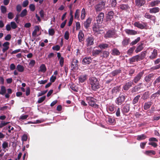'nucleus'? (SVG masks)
<instances>
[{"mask_svg": "<svg viewBox=\"0 0 160 160\" xmlns=\"http://www.w3.org/2000/svg\"><path fill=\"white\" fill-rule=\"evenodd\" d=\"M1 12L3 14L7 12V8L6 7L1 6L0 7Z\"/></svg>", "mask_w": 160, "mask_h": 160, "instance_id": "nucleus-51", "label": "nucleus"}, {"mask_svg": "<svg viewBox=\"0 0 160 160\" xmlns=\"http://www.w3.org/2000/svg\"><path fill=\"white\" fill-rule=\"evenodd\" d=\"M160 82V76L156 79L155 81L153 82V85L154 86H156L157 84Z\"/></svg>", "mask_w": 160, "mask_h": 160, "instance_id": "nucleus-57", "label": "nucleus"}, {"mask_svg": "<svg viewBox=\"0 0 160 160\" xmlns=\"http://www.w3.org/2000/svg\"><path fill=\"white\" fill-rule=\"evenodd\" d=\"M114 13L113 11H111L109 12L107 14L106 21V22L110 21L113 18Z\"/></svg>", "mask_w": 160, "mask_h": 160, "instance_id": "nucleus-14", "label": "nucleus"}, {"mask_svg": "<svg viewBox=\"0 0 160 160\" xmlns=\"http://www.w3.org/2000/svg\"><path fill=\"white\" fill-rule=\"evenodd\" d=\"M133 84V82H132V81H128L126 82L122 87V91L125 92L128 91Z\"/></svg>", "mask_w": 160, "mask_h": 160, "instance_id": "nucleus-5", "label": "nucleus"}, {"mask_svg": "<svg viewBox=\"0 0 160 160\" xmlns=\"http://www.w3.org/2000/svg\"><path fill=\"white\" fill-rule=\"evenodd\" d=\"M86 98L89 106L95 108H98V105L96 104V99L91 96L86 97Z\"/></svg>", "mask_w": 160, "mask_h": 160, "instance_id": "nucleus-3", "label": "nucleus"}, {"mask_svg": "<svg viewBox=\"0 0 160 160\" xmlns=\"http://www.w3.org/2000/svg\"><path fill=\"white\" fill-rule=\"evenodd\" d=\"M59 59V64L60 66L62 67L63 66L64 64V58L62 57L61 58Z\"/></svg>", "mask_w": 160, "mask_h": 160, "instance_id": "nucleus-62", "label": "nucleus"}, {"mask_svg": "<svg viewBox=\"0 0 160 160\" xmlns=\"http://www.w3.org/2000/svg\"><path fill=\"white\" fill-rule=\"evenodd\" d=\"M149 97V92H144L142 96V98L144 100H146L148 99Z\"/></svg>", "mask_w": 160, "mask_h": 160, "instance_id": "nucleus-41", "label": "nucleus"}, {"mask_svg": "<svg viewBox=\"0 0 160 160\" xmlns=\"http://www.w3.org/2000/svg\"><path fill=\"white\" fill-rule=\"evenodd\" d=\"M144 17L148 19H150L151 20H154L155 19V17L154 16L148 13H145Z\"/></svg>", "mask_w": 160, "mask_h": 160, "instance_id": "nucleus-32", "label": "nucleus"}, {"mask_svg": "<svg viewBox=\"0 0 160 160\" xmlns=\"http://www.w3.org/2000/svg\"><path fill=\"white\" fill-rule=\"evenodd\" d=\"M46 96H44L39 98L38 102L39 103H40L42 102L45 99Z\"/></svg>", "mask_w": 160, "mask_h": 160, "instance_id": "nucleus-60", "label": "nucleus"}, {"mask_svg": "<svg viewBox=\"0 0 160 160\" xmlns=\"http://www.w3.org/2000/svg\"><path fill=\"white\" fill-rule=\"evenodd\" d=\"M129 61L130 63H132L135 61L137 62V59L136 56L133 57L132 58L129 59Z\"/></svg>", "mask_w": 160, "mask_h": 160, "instance_id": "nucleus-55", "label": "nucleus"}, {"mask_svg": "<svg viewBox=\"0 0 160 160\" xmlns=\"http://www.w3.org/2000/svg\"><path fill=\"white\" fill-rule=\"evenodd\" d=\"M87 75L86 74L80 75L79 77V82L82 83L84 82L87 78Z\"/></svg>", "mask_w": 160, "mask_h": 160, "instance_id": "nucleus-25", "label": "nucleus"}, {"mask_svg": "<svg viewBox=\"0 0 160 160\" xmlns=\"http://www.w3.org/2000/svg\"><path fill=\"white\" fill-rule=\"evenodd\" d=\"M140 40V37H138L137 39H135L134 41H132L131 43H130V45L133 46L134 45L137 44L138 42H139Z\"/></svg>", "mask_w": 160, "mask_h": 160, "instance_id": "nucleus-46", "label": "nucleus"}, {"mask_svg": "<svg viewBox=\"0 0 160 160\" xmlns=\"http://www.w3.org/2000/svg\"><path fill=\"white\" fill-rule=\"evenodd\" d=\"M119 8L122 10H126L129 8V6L128 4H122L119 6Z\"/></svg>", "mask_w": 160, "mask_h": 160, "instance_id": "nucleus-39", "label": "nucleus"}, {"mask_svg": "<svg viewBox=\"0 0 160 160\" xmlns=\"http://www.w3.org/2000/svg\"><path fill=\"white\" fill-rule=\"evenodd\" d=\"M143 44L141 43L140 45H139L137 48L135 50V52L136 53H138L140 51H141L142 50L143 48Z\"/></svg>", "mask_w": 160, "mask_h": 160, "instance_id": "nucleus-43", "label": "nucleus"}, {"mask_svg": "<svg viewBox=\"0 0 160 160\" xmlns=\"http://www.w3.org/2000/svg\"><path fill=\"white\" fill-rule=\"evenodd\" d=\"M40 69L38 70L39 72H45L47 70L45 64H42L39 67Z\"/></svg>", "mask_w": 160, "mask_h": 160, "instance_id": "nucleus-33", "label": "nucleus"}, {"mask_svg": "<svg viewBox=\"0 0 160 160\" xmlns=\"http://www.w3.org/2000/svg\"><path fill=\"white\" fill-rule=\"evenodd\" d=\"M48 33L51 36L53 35L55 33V31L53 29H49L48 30Z\"/></svg>", "mask_w": 160, "mask_h": 160, "instance_id": "nucleus-61", "label": "nucleus"}, {"mask_svg": "<svg viewBox=\"0 0 160 160\" xmlns=\"http://www.w3.org/2000/svg\"><path fill=\"white\" fill-rule=\"evenodd\" d=\"M120 86H117L113 88L112 89V93L113 95H116L118 93L120 90Z\"/></svg>", "mask_w": 160, "mask_h": 160, "instance_id": "nucleus-22", "label": "nucleus"}, {"mask_svg": "<svg viewBox=\"0 0 160 160\" xmlns=\"http://www.w3.org/2000/svg\"><path fill=\"white\" fill-rule=\"evenodd\" d=\"M144 73V71H142L138 73L136 76H135L132 82H133V83L134 84L137 83L139 82L141 79L142 78L143 75Z\"/></svg>", "mask_w": 160, "mask_h": 160, "instance_id": "nucleus-6", "label": "nucleus"}, {"mask_svg": "<svg viewBox=\"0 0 160 160\" xmlns=\"http://www.w3.org/2000/svg\"><path fill=\"white\" fill-rule=\"evenodd\" d=\"M134 25L138 28L141 29H143L145 27L142 24H141L139 22H135L134 24Z\"/></svg>", "mask_w": 160, "mask_h": 160, "instance_id": "nucleus-31", "label": "nucleus"}, {"mask_svg": "<svg viewBox=\"0 0 160 160\" xmlns=\"http://www.w3.org/2000/svg\"><path fill=\"white\" fill-rule=\"evenodd\" d=\"M40 29L39 27L38 26H35L34 29L33 31L32 35L33 37H35L37 35V32L39 31Z\"/></svg>", "mask_w": 160, "mask_h": 160, "instance_id": "nucleus-35", "label": "nucleus"}, {"mask_svg": "<svg viewBox=\"0 0 160 160\" xmlns=\"http://www.w3.org/2000/svg\"><path fill=\"white\" fill-rule=\"evenodd\" d=\"M78 60L73 58L71 62V70L74 71L78 68Z\"/></svg>", "mask_w": 160, "mask_h": 160, "instance_id": "nucleus-7", "label": "nucleus"}, {"mask_svg": "<svg viewBox=\"0 0 160 160\" xmlns=\"http://www.w3.org/2000/svg\"><path fill=\"white\" fill-rule=\"evenodd\" d=\"M104 14L102 12H100L96 17V21L97 24H102L103 21V18Z\"/></svg>", "mask_w": 160, "mask_h": 160, "instance_id": "nucleus-9", "label": "nucleus"}, {"mask_svg": "<svg viewBox=\"0 0 160 160\" xmlns=\"http://www.w3.org/2000/svg\"><path fill=\"white\" fill-rule=\"evenodd\" d=\"M127 96L123 93H121L119 94V97L117 98L116 100V103L118 105H121L125 102Z\"/></svg>", "mask_w": 160, "mask_h": 160, "instance_id": "nucleus-4", "label": "nucleus"}, {"mask_svg": "<svg viewBox=\"0 0 160 160\" xmlns=\"http://www.w3.org/2000/svg\"><path fill=\"white\" fill-rule=\"evenodd\" d=\"M109 0H99V3L95 5L94 8L96 12L101 11L105 9L106 4L108 3Z\"/></svg>", "mask_w": 160, "mask_h": 160, "instance_id": "nucleus-2", "label": "nucleus"}, {"mask_svg": "<svg viewBox=\"0 0 160 160\" xmlns=\"http://www.w3.org/2000/svg\"><path fill=\"white\" fill-rule=\"evenodd\" d=\"M154 62V64L156 65L152 67L151 69L152 71H154L160 68V58L156 59Z\"/></svg>", "mask_w": 160, "mask_h": 160, "instance_id": "nucleus-10", "label": "nucleus"}, {"mask_svg": "<svg viewBox=\"0 0 160 160\" xmlns=\"http://www.w3.org/2000/svg\"><path fill=\"white\" fill-rule=\"evenodd\" d=\"M158 55V50L156 49H154L153 52H152L149 58L151 59H153L156 58Z\"/></svg>", "mask_w": 160, "mask_h": 160, "instance_id": "nucleus-20", "label": "nucleus"}, {"mask_svg": "<svg viewBox=\"0 0 160 160\" xmlns=\"http://www.w3.org/2000/svg\"><path fill=\"white\" fill-rule=\"evenodd\" d=\"M98 47L101 49H105L109 47L107 43L99 44Z\"/></svg>", "mask_w": 160, "mask_h": 160, "instance_id": "nucleus-40", "label": "nucleus"}, {"mask_svg": "<svg viewBox=\"0 0 160 160\" xmlns=\"http://www.w3.org/2000/svg\"><path fill=\"white\" fill-rule=\"evenodd\" d=\"M130 109V105L129 104H126L122 107L121 109L122 112L124 114L129 112Z\"/></svg>", "mask_w": 160, "mask_h": 160, "instance_id": "nucleus-13", "label": "nucleus"}, {"mask_svg": "<svg viewBox=\"0 0 160 160\" xmlns=\"http://www.w3.org/2000/svg\"><path fill=\"white\" fill-rule=\"evenodd\" d=\"M135 72V69H130L128 71V75L130 76H132Z\"/></svg>", "mask_w": 160, "mask_h": 160, "instance_id": "nucleus-53", "label": "nucleus"}, {"mask_svg": "<svg viewBox=\"0 0 160 160\" xmlns=\"http://www.w3.org/2000/svg\"><path fill=\"white\" fill-rule=\"evenodd\" d=\"M106 120L108 123L111 124L113 123L115 121L114 119L113 118H111L109 116H108L106 118Z\"/></svg>", "mask_w": 160, "mask_h": 160, "instance_id": "nucleus-45", "label": "nucleus"}, {"mask_svg": "<svg viewBox=\"0 0 160 160\" xmlns=\"http://www.w3.org/2000/svg\"><path fill=\"white\" fill-rule=\"evenodd\" d=\"M147 138V136L144 134L139 135L137 136V139L140 141L145 139Z\"/></svg>", "mask_w": 160, "mask_h": 160, "instance_id": "nucleus-37", "label": "nucleus"}, {"mask_svg": "<svg viewBox=\"0 0 160 160\" xmlns=\"http://www.w3.org/2000/svg\"><path fill=\"white\" fill-rule=\"evenodd\" d=\"M10 25L11 28L13 29H15L17 27V25L14 22H10Z\"/></svg>", "mask_w": 160, "mask_h": 160, "instance_id": "nucleus-54", "label": "nucleus"}, {"mask_svg": "<svg viewBox=\"0 0 160 160\" xmlns=\"http://www.w3.org/2000/svg\"><path fill=\"white\" fill-rule=\"evenodd\" d=\"M145 153L146 155L150 156L151 155H154L156 152L154 150H148L145 151Z\"/></svg>", "mask_w": 160, "mask_h": 160, "instance_id": "nucleus-44", "label": "nucleus"}, {"mask_svg": "<svg viewBox=\"0 0 160 160\" xmlns=\"http://www.w3.org/2000/svg\"><path fill=\"white\" fill-rule=\"evenodd\" d=\"M70 88L72 90L75 92L78 91V88L74 84H72L70 86Z\"/></svg>", "mask_w": 160, "mask_h": 160, "instance_id": "nucleus-47", "label": "nucleus"}, {"mask_svg": "<svg viewBox=\"0 0 160 160\" xmlns=\"http://www.w3.org/2000/svg\"><path fill=\"white\" fill-rule=\"evenodd\" d=\"M101 52V50H95L92 52V54L93 56H96L97 55L99 54Z\"/></svg>", "mask_w": 160, "mask_h": 160, "instance_id": "nucleus-48", "label": "nucleus"}, {"mask_svg": "<svg viewBox=\"0 0 160 160\" xmlns=\"http://www.w3.org/2000/svg\"><path fill=\"white\" fill-rule=\"evenodd\" d=\"M115 34L116 32L114 30H109L104 35V37L106 38H112L114 37Z\"/></svg>", "mask_w": 160, "mask_h": 160, "instance_id": "nucleus-8", "label": "nucleus"}, {"mask_svg": "<svg viewBox=\"0 0 160 160\" xmlns=\"http://www.w3.org/2000/svg\"><path fill=\"white\" fill-rule=\"evenodd\" d=\"M92 29L95 32H98L100 30V28L99 26L96 24H94L92 27Z\"/></svg>", "mask_w": 160, "mask_h": 160, "instance_id": "nucleus-28", "label": "nucleus"}, {"mask_svg": "<svg viewBox=\"0 0 160 160\" xmlns=\"http://www.w3.org/2000/svg\"><path fill=\"white\" fill-rule=\"evenodd\" d=\"M152 104V102L151 101L145 102L143 106V109L145 110H148L150 108Z\"/></svg>", "mask_w": 160, "mask_h": 160, "instance_id": "nucleus-24", "label": "nucleus"}, {"mask_svg": "<svg viewBox=\"0 0 160 160\" xmlns=\"http://www.w3.org/2000/svg\"><path fill=\"white\" fill-rule=\"evenodd\" d=\"M86 45L87 47L92 45L94 44V38L92 35L88 36L86 39Z\"/></svg>", "mask_w": 160, "mask_h": 160, "instance_id": "nucleus-11", "label": "nucleus"}, {"mask_svg": "<svg viewBox=\"0 0 160 160\" xmlns=\"http://www.w3.org/2000/svg\"><path fill=\"white\" fill-rule=\"evenodd\" d=\"M121 72V70L120 69L115 70L111 72V74L113 76H115L120 73Z\"/></svg>", "mask_w": 160, "mask_h": 160, "instance_id": "nucleus-36", "label": "nucleus"}, {"mask_svg": "<svg viewBox=\"0 0 160 160\" xmlns=\"http://www.w3.org/2000/svg\"><path fill=\"white\" fill-rule=\"evenodd\" d=\"M145 3V0H135V5L139 8L144 5Z\"/></svg>", "mask_w": 160, "mask_h": 160, "instance_id": "nucleus-16", "label": "nucleus"}, {"mask_svg": "<svg viewBox=\"0 0 160 160\" xmlns=\"http://www.w3.org/2000/svg\"><path fill=\"white\" fill-rule=\"evenodd\" d=\"M79 10L77 9L75 13V18L78 19L79 18Z\"/></svg>", "mask_w": 160, "mask_h": 160, "instance_id": "nucleus-58", "label": "nucleus"}, {"mask_svg": "<svg viewBox=\"0 0 160 160\" xmlns=\"http://www.w3.org/2000/svg\"><path fill=\"white\" fill-rule=\"evenodd\" d=\"M17 69L19 72H22L24 71L23 67L20 64H18L17 66Z\"/></svg>", "mask_w": 160, "mask_h": 160, "instance_id": "nucleus-42", "label": "nucleus"}, {"mask_svg": "<svg viewBox=\"0 0 160 160\" xmlns=\"http://www.w3.org/2000/svg\"><path fill=\"white\" fill-rule=\"evenodd\" d=\"M102 53L103 54L101 55V57H102L103 58H107L108 57L109 53L108 51H103Z\"/></svg>", "mask_w": 160, "mask_h": 160, "instance_id": "nucleus-38", "label": "nucleus"}, {"mask_svg": "<svg viewBox=\"0 0 160 160\" xmlns=\"http://www.w3.org/2000/svg\"><path fill=\"white\" fill-rule=\"evenodd\" d=\"M14 17V15L12 12H9L8 14V18L9 19H12Z\"/></svg>", "mask_w": 160, "mask_h": 160, "instance_id": "nucleus-64", "label": "nucleus"}, {"mask_svg": "<svg viewBox=\"0 0 160 160\" xmlns=\"http://www.w3.org/2000/svg\"><path fill=\"white\" fill-rule=\"evenodd\" d=\"M116 107H115L113 104H111L109 105L107 108V110L110 112H114V111L116 110Z\"/></svg>", "mask_w": 160, "mask_h": 160, "instance_id": "nucleus-26", "label": "nucleus"}, {"mask_svg": "<svg viewBox=\"0 0 160 160\" xmlns=\"http://www.w3.org/2000/svg\"><path fill=\"white\" fill-rule=\"evenodd\" d=\"M92 21V19L88 18L83 23V25L85 28L87 29L90 27Z\"/></svg>", "mask_w": 160, "mask_h": 160, "instance_id": "nucleus-19", "label": "nucleus"}, {"mask_svg": "<svg viewBox=\"0 0 160 160\" xmlns=\"http://www.w3.org/2000/svg\"><path fill=\"white\" fill-rule=\"evenodd\" d=\"M69 32L68 31H66L64 35V37L65 39L66 40H68V39L69 38Z\"/></svg>", "mask_w": 160, "mask_h": 160, "instance_id": "nucleus-59", "label": "nucleus"}, {"mask_svg": "<svg viewBox=\"0 0 160 160\" xmlns=\"http://www.w3.org/2000/svg\"><path fill=\"white\" fill-rule=\"evenodd\" d=\"M86 15V10L84 8H83L82 10L81 15V19L82 20L85 17Z\"/></svg>", "mask_w": 160, "mask_h": 160, "instance_id": "nucleus-49", "label": "nucleus"}, {"mask_svg": "<svg viewBox=\"0 0 160 160\" xmlns=\"http://www.w3.org/2000/svg\"><path fill=\"white\" fill-rule=\"evenodd\" d=\"M140 97L141 96L140 95H138L136 96L133 99L132 102V103L134 105L135 104L137 103Z\"/></svg>", "mask_w": 160, "mask_h": 160, "instance_id": "nucleus-34", "label": "nucleus"}, {"mask_svg": "<svg viewBox=\"0 0 160 160\" xmlns=\"http://www.w3.org/2000/svg\"><path fill=\"white\" fill-rule=\"evenodd\" d=\"M160 3V1L159 0H155L152 1L150 2V5L151 7H153L158 5Z\"/></svg>", "mask_w": 160, "mask_h": 160, "instance_id": "nucleus-30", "label": "nucleus"}, {"mask_svg": "<svg viewBox=\"0 0 160 160\" xmlns=\"http://www.w3.org/2000/svg\"><path fill=\"white\" fill-rule=\"evenodd\" d=\"M112 54L114 56H119L120 54V52L116 48H114L112 50Z\"/></svg>", "mask_w": 160, "mask_h": 160, "instance_id": "nucleus-29", "label": "nucleus"}, {"mask_svg": "<svg viewBox=\"0 0 160 160\" xmlns=\"http://www.w3.org/2000/svg\"><path fill=\"white\" fill-rule=\"evenodd\" d=\"M160 9L158 7H156L149 9V12L151 13H156L159 12Z\"/></svg>", "mask_w": 160, "mask_h": 160, "instance_id": "nucleus-27", "label": "nucleus"}, {"mask_svg": "<svg viewBox=\"0 0 160 160\" xmlns=\"http://www.w3.org/2000/svg\"><path fill=\"white\" fill-rule=\"evenodd\" d=\"M110 1L111 2L112 6L113 7H115L117 4L116 0H110Z\"/></svg>", "mask_w": 160, "mask_h": 160, "instance_id": "nucleus-63", "label": "nucleus"}, {"mask_svg": "<svg viewBox=\"0 0 160 160\" xmlns=\"http://www.w3.org/2000/svg\"><path fill=\"white\" fill-rule=\"evenodd\" d=\"M130 42V39L129 38L127 37L125 38L122 42V45L124 47H125Z\"/></svg>", "mask_w": 160, "mask_h": 160, "instance_id": "nucleus-23", "label": "nucleus"}, {"mask_svg": "<svg viewBox=\"0 0 160 160\" xmlns=\"http://www.w3.org/2000/svg\"><path fill=\"white\" fill-rule=\"evenodd\" d=\"M79 41L80 42H82L84 40V35L82 31L80 30L78 35Z\"/></svg>", "mask_w": 160, "mask_h": 160, "instance_id": "nucleus-18", "label": "nucleus"}, {"mask_svg": "<svg viewBox=\"0 0 160 160\" xmlns=\"http://www.w3.org/2000/svg\"><path fill=\"white\" fill-rule=\"evenodd\" d=\"M154 74L153 73L149 74L145 77L144 80L147 83H149L152 80V78H154Z\"/></svg>", "mask_w": 160, "mask_h": 160, "instance_id": "nucleus-15", "label": "nucleus"}, {"mask_svg": "<svg viewBox=\"0 0 160 160\" xmlns=\"http://www.w3.org/2000/svg\"><path fill=\"white\" fill-rule=\"evenodd\" d=\"M27 10L26 9H24L23 10L20 14V17H23L26 16L27 14Z\"/></svg>", "mask_w": 160, "mask_h": 160, "instance_id": "nucleus-50", "label": "nucleus"}, {"mask_svg": "<svg viewBox=\"0 0 160 160\" xmlns=\"http://www.w3.org/2000/svg\"><path fill=\"white\" fill-rule=\"evenodd\" d=\"M88 83L91 89L93 91H96L100 88L99 80L95 77H90L88 80Z\"/></svg>", "mask_w": 160, "mask_h": 160, "instance_id": "nucleus-1", "label": "nucleus"}, {"mask_svg": "<svg viewBox=\"0 0 160 160\" xmlns=\"http://www.w3.org/2000/svg\"><path fill=\"white\" fill-rule=\"evenodd\" d=\"M146 56V53L145 52H142L140 54L136 55V57L137 59V62L140 61L144 58Z\"/></svg>", "mask_w": 160, "mask_h": 160, "instance_id": "nucleus-17", "label": "nucleus"}, {"mask_svg": "<svg viewBox=\"0 0 160 160\" xmlns=\"http://www.w3.org/2000/svg\"><path fill=\"white\" fill-rule=\"evenodd\" d=\"M135 48V47L133 46L132 48H130L128 51L127 53L129 54L132 53Z\"/></svg>", "mask_w": 160, "mask_h": 160, "instance_id": "nucleus-56", "label": "nucleus"}, {"mask_svg": "<svg viewBox=\"0 0 160 160\" xmlns=\"http://www.w3.org/2000/svg\"><path fill=\"white\" fill-rule=\"evenodd\" d=\"M6 92V89L5 87L2 86L1 87V91H0V94L4 95Z\"/></svg>", "mask_w": 160, "mask_h": 160, "instance_id": "nucleus-52", "label": "nucleus"}, {"mask_svg": "<svg viewBox=\"0 0 160 160\" xmlns=\"http://www.w3.org/2000/svg\"><path fill=\"white\" fill-rule=\"evenodd\" d=\"M125 31L127 34L129 35H135L137 34V31L132 29H126Z\"/></svg>", "mask_w": 160, "mask_h": 160, "instance_id": "nucleus-21", "label": "nucleus"}, {"mask_svg": "<svg viewBox=\"0 0 160 160\" xmlns=\"http://www.w3.org/2000/svg\"><path fill=\"white\" fill-rule=\"evenodd\" d=\"M92 58L91 57H85L82 60V63L84 65L90 64L92 62Z\"/></svg>", "mask_w": 160, "mask_h": 160, "instance_id": "nucleus-12", "label": "nucleus"}]
</instances>
